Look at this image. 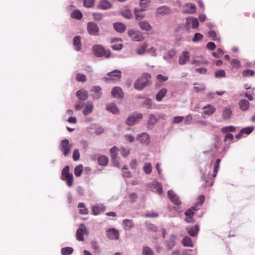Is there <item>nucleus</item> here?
<instances>
[{"mask_svg": "<svg viewBox=\"0 0 255 255\" xmlns=\"http://www.w3.org/2000/svg\"><path fill=\"white\" fill-rule=\"evenodd\" d=\"M151 78V75L148 73H145L141 77L138 78L134 83V87L137 90H142L147 86L149 80Z\"/></svg>", "mask_w": 255, "mask_h": 255, "instance_id": "1", "label": "nucleus"}, {"mask_svg": "<svg viewBox=\"0 0 255 255\" xmlns=\"http://www.w3.org/2000/svg\"><path fill=\"white\" fill-rule=\"evenodd\" d=\"M95 55L97 57L105 56L107 58L110 56V51L106 50L105 48L99 45H96L93 47Z\"/></svg>", "mask_w": 255, "mask_h": 255, "instance_id": "2", "label": "nucleus"}, {"mask_svg": "<svg viewBox=\"0 0 255 255\" xmlns=\"http://www.w3.org/2000/svg\"><path fill=\"white\" fill-rule=\"evenodd\" d=\"M128 34L132 41L140 42L144 39L142 33L139 31L130 29L128 31Z\"/></svg>", "mask_w": 255, "mask_h": 255, "instance_id": "3", "label": "nucleus"}, {"mask_svg": "<svg viewBox=\"0 0 255 255\" xmlns=\"http://www.w3.org/2000/svg\"><path fill=\"white\" fill-rule=\"evenodd\" d=\"M142 118V114L137 112L134 113L128 117L126 121L127 125L132 126Z\"/></svg>", "mask_w": 255, "mask_h": 255, "instance_id": "4", "label": "nucleus"}, {"mask_svg": "<svg viewBox=\"0 0 255 255\" xmlns=\"http://www.w3.org/2000/svg\"><path fill=\"white\" fill-rule=\"evenodd\" d=\"M72 144H70L67 139H63L60 144L61 150L63 151L64 156H67L71 151Z\"/></svg>", "mask_w": 255, "mask_h": 255, "instance_id": "5", "label": "nucleus"}, {"mask_svg": "<svg viewBox=\"0 0 255 255\" xmlns=\"http://www.w3.org/2000/svg\"><path fill=\"white\" fill-rule=\"evenodd\" d=\"M108 77L106 78L107 81H119L122 77V72L120 70H115L108 73Z\"/></svg>", "mask_w": 255, "mask_h": 255, "instance_id": "6", "label": "nucleus"}, {"mask_svg": "<svg viewBox=\"0 0 255 255\" xmlns=\"http://www.w3.org/2000/svg\"><path fill=\"white\" fill-rule=\"evenodd\" d=\"M88 231L83 224L80 225L79 228L77 230L76 232V237L78 240L80 241H83L84 240V234L87 235Z\"/></svg>", "mask_w": 255, "mask_h": 255, "instance_id": "7", "label": "nucleus"}, {"mask_svg": "<svg viewBox=\"0 0 255 255\" xmlns=\"http://www.w3.org/2000/svg\"><path fill=\"white\" fill-rule=\"evenodd\" d=\"M87 29L90 35H97L99 33V28L94 22H89L87 23Z\"/></svg>", "mask_w": 255, "mask_h": 255, "instance_id": "8", "label": "nucleus"}, {"mask_svg": "<svg viewBox=\"0 0 255 255\" xmlns=\"http://www.w3.org/2000/svg\"><path fill=\"white\" fill-rule=\"evenodd\" d=\"M190 58V55L189 52L184 51L179 56L178 63L181 65H185L189 61Z\"/></svg>", "mask_w": 255, "mask_h": 255, "instance_id": "9", "label": "nucleus"}, {"mask_svg": "<svg viewBox=\"0 0 255 255\" xmlns=\"http://www.w3.org/2000/svg\"><path fill=\"white\" fill-rule=\"evenodd\" d=\"M216 110V109L214 106L208 105L203 108L202 115L204 118H206V116H211L215 112Z\"/></svg>", "mask_w": 255, "mask_h": 255, "instance_id": "10", "label": "nucleus"}, {"mask_svg": "<svg viewBox=\"0 0 255 255\" xmlns=\"http://www.w3.org/2000/svg\"><path fill=\"white\" fill-rule=\"evenodd\" d=\"M97 7L102 10H107L112 8V4L108 0H101L99 2Z\"/></svg>", "mask_w": 255, "mask_h": 255, "instance_id": "11", "label": "nucleus"}, {"mask_svg": "<svg viewBox=\"0 0 255 255\" xmlns=\"http://www.w3.org/2000/svg\"><path fill=\"white\" fill-rule=\"evenodd\" d=\"M107 236L110 239L118 240L119 238V232L116 229H110L107 231Z\"/></svg>", "mask_w": 255, "mask_h": 255, "instance_id": "12", "label": "nucleus"}, {"mask_svg": "<svg viewBox=\"0 0 255 255\" xmlns=\"http://www.w3.org/2000/svg\"><path fill=\"white\" fill-rule=\"evenodd\" d=\"M176 51L174 49H171L166 53L163 56V59L168 63L173 62V58L175 55Z\"/></svg>", "mask_w": 255, "mask_h": 255, "instance_id": "13", "label": "nucleus"}, {"mask_svg": "<svg viewBox=\"0 0 255 255\" xmlns=\"http://www.w3.org/2000/svg\"><path fill=\"white\" fill-rule=\"evenodd\" d=\"M196 10V6L192 3H187L183 6V12L184 13L193 14L195 12Z\"/></svg>", "mask_w": 255, "mask_h": 255, "instance_id": "14", "label": "nucleus"}, {"mask_svg": "<svg viewBox=\"0 0 255 255\" xmlns=\"http://www.w3.org/2000/svg\"><path fill=\"white\" fill-rule=\"evenodd\" d=\"M168 196L171 201L176 205H180L181 202L179 200L178 197L172 190L168 191Z\"/></svg>", "mask_w": 255, "mask_h": 255, "instance_id": "15", "label": "nucleus"}, {"mask_svg": "<svg viewBox=\"0 0 255 255\" xmlns=\"http://www.w3.org/2000/svg\"><path fill=\"white\" fill-rule=\"evenodd\" d=\"M170 13V9L167 6H162L156 9V15L164 16Z\"/></svg>", "mask_w": 255, "mask_h": 255, "instance_id": "16", "label": "nucleus"}, {"mask_svg": "<svg viewBox=\"0 0 255 255\" xmlns=\"http://www.w3.org/2000/svg\"><path fill=\"white\" fill-rule=\"evenodd\" d=\"M137 138L139 142L142 143L148 144L150 142L149 135L145 132L139 134Z\"/></svg>", "mask_w": 255, "mask_h": 255, "instance_id": "17", "label": "nucleus"}, {"mask_svg": "<svg viewBox=\"0 0 255 255\" xmlns=\"http://www.w3.org/2000/svg\"><path fill=\"white\" fill-rule=\"evenodd\" d=\"M92 213L94 215H98L105 210V207L103 205H95L92 207Z\"/></svg>", "mask_w": 255, "mask_h": 255, "instance_id": "18", "label": "nucleus"}, {"mask_svg": "<svg viewBox=\"0 0 255 255\" xmlns=\"http://www.w3.org/2000/svg\"><path fill=\"white\" fill-rule=\"evenodd\" d=\"M112 96L117 99L122 98L123 96V92L122 89L119 87L114 88L111 92Z\"/></svg>", "mask_w": 255, "mask_h": 255, "instance_id": "19", "label": "nucleus"}, {"mask_svg": "<svg viewBox=\"0 0 255 255\" xmlns=\"http://www.w3.org/2000/svg\"><path fill=\"white\" fill-rule=\"evenodd\" d=\"M94 109V105L92 102L88 101L87 102L85 107L83 111V114L87 116L92 113Z\"/></svg>", "mask_w": 255, "mask_h": 255, "instance_id": "20", "label": "nucleus"}, {"mask_svg": "<svg viewBox=\"0 0 255 255\" xmlns=\"http://www.w3.org/2000/svg\"><path fill=\"white\" fill-rule=\"evenodd\" d=\"M122 40L120 39H115L112 40V48L117 51L121 50L123 48V44L121 43Z\"/></svg>", "mask_w": 255, "mask_h": 255, "instance_id": "21", "label": "nucleus"}, {"mask_svg": "<svg viewBox=\"0 0 255 255\" xmlns=\"http://www.w3.org/2000/svg\"><path fill=\"white\" fill-rule=\"evenodd\" d=\"M176 237L174 235H171L169 239L166 241V247L169 250H171L176 244Z\"/></svg>", "mask_w": 255, "mask_h": 255, "instance_id": "22", "label": "nucleus"}, {"mask_svg": "<svg viewBox=\"0 0 255 255\" xmlns=\"http://www.w3.org/2000/svg\"><path fill=\"white\" fill-rule=\"evenodd\" d=\"M239 106L242 111H246L249 109L250 104L247 100L241 99L239 103Z\"/></svg>", "mask_w": 255, "mask_h": 255, "instance_id": "23", "label": "nucleus"}, {"mask_svg": "<svg viewBox=\"0 0 255 255\" xmlns=\"http://www.w3.org/2000/svg\"><path fill=\"white\" fill-rule=\"evenodd\" d=\"M76 96L80 100H86L88 97V92L83 89H80L76 92Z\"/></svg>", "mask_w": 255, "mask_h": 255, "instance_id": "24", "label": "nucleus"}, {"mask_svg": "<svg viewBox=\"0 0 255 255\" xmlns=\"http://www.w3.org/2000/svg\"><path fill=\"white\" fill-rule=\"evenodd\" d=\"M186 230L191 236L195 237L197 235L199 231L198 225H196L194 226L187 227Z\"/></svg>", "mask_w": 255, "mask_h": 255, "instance_id": "25", "label": "nucleus"}, {"mask_svg": "<svg viewBox=\"0 0 255 255\" xmlns=\"http://www.w3.org/2000/svg\"><path fill=\"white\" fill-rule=\"evenodd\" d=\"M150 187L152 189H155L158 194H161L163 189L161 185L157 181H154L150 184Z\"/></svg>", "mask_w": 255, "mask_h": 255, "instance_id": "26", "label": "nucleus"}, {"mask_svg": "<svg viewBox=\"0 0 255 255\" xmlns=\"http://www.w3.org/2000/svg\"><path fill=\"white\" fill-rule=\"evenodd\" d=\"M106 109L108 112H111L114 114H118L119 110L114 103H110L107 105Z\"/></svg>", "mask_w": 255, "mask_h": 255, "instance_id": "27", "label": "nucleus"}, {"mask_svg": "<svg viewBox=\"0 0 255 255\" xmlns=\"http://www.w3.org/2000/svg\"><path fill=\"white\" fill-rule=\"evenodd\" d=\"M146 10L143 7H141L140 8H135L134 12L135 15V17L136 19H140L143 18L144 17V14H143V12Z\"/></svg>", "mask_w": 255, "mask_h": 255, "instance_id": "28", "label": "nucleus"}, {"mask_svg": "<svg viewBox=\"0 0 255 255\" xmlns=\"http://www.w3.org/2000/svg\"><path fill=\"white\" fill-rule=\"evenodd\" d=\"M113 25L115 29L120 33L124 32L126 29V26L123 23L116 22Z\"/></svg>", "mask_w": 255, "mask_h": 255, "instance_id": "29", "label": "nucleus"}, {"mask_svg": "<svg viewBox=\"0 0 255 255\" xmlns=\"http://www.w3.org/2000/svg\"><path fill=\"white\" fill-rule=\"evenodd\" d=\"M181 243L184 247H193V244L192 239L189 237H185L181 241Z\"/></svg>", "mask_w": 255, "mask_h": 255, "instance_id": "30", "label": "nucleus"}, {"mask_svg": "<svg viewBox=\"0 0 255 255\" xmlns=\"http://www.w3.org/2000/svg\"><path fill=\"white\" fill-rule=\"evenodd\" d=\"M92 92L94 93L93 97L94 99H98L101 95V89L99 86H94L92 88Z\"/></svg>", "mask_w": 255, "mask_h": 255, "instance_id": "31", "label": "nucleus"}, {"mask_svg": "<svg viewBox=\"0 0 255 255\" xmlns=\"http://www.w3.org/2000/svg\"><path fill=\"white\" fill-rule=\"evenodd\" d=\"M139 25L140 28L145 31H149L151 29V26L150 24L146 21H141L139 22Z\"/></svg>", "mask_w": 255, "mask_h": 255, "instance_id": "32", "label": "nucleus"}, {"mask_svg": "<svg viewBox=\"0 0 255 255\" xmlns=\"http://www.w3.org/2000/svg\"><path fill=\"white\" fill-rule=\"evenodd\" d=\"M167 92V90L165 88H163L160 90L156 94V99L157 101L160 102L162 101V99L166 95Z\"/></svg>", "mask_w": 255, "mask_h": 255, "instance_id": "33", "label": "nucleus"}, {"mask_svg": "<svg viewBox=\"0 0 255 255\" xmlns=\"http://www.w3.org/2000/svg\"><path fill=\"white\" fill-rule=\"evenodd\" d=\"M73 45L75 47V49L79 51L81 49V43L80 37L79 36H76L73 39Z\"/></svg>", "mask_w": 255, "mask_h": 255, "instance_id": "34", "label": "nucleus"}, {"mask_svg": "<svg viewBox=\"0 0 255 255\" xmlns=\"http://www.w3.org/2000/svg\"><path fill=\"white\" fill-rule=\"evenodd\" d=\"M62 180L65 181L68 186L71 187L73 182V176L72 174H68L67 176L61 177Z\"/></svg>", "mask_w": 255, "mask_h": 255, "instance_id": "35", "label": "nucleus"}, {"mask_svg": "<svg viewBox=\"0 0 255 255\" xmlns=\"http://www.w3.org/2000/svg\"><path fill=\"white\" fill-rule=\"evenodd\" d=\"M108 161V158L105 155H100L98 158V164L102 166L106 165Z\"/></svg>", "mask_w": 255, "mask_h": 255, "instance_id": "36", "label": "nucleus"}, {"mask_svg": "<svg viewBox=\"0 0 255 255\" xmlns=\"http://www.w3.org/2000/svg\"><path fill=\"white\" fill-rule=\"evenodd\" d=\"M124 229L126 230H129L133 226V222L131 220L125 219L123 221Z\"/></svg>", "mask_w": 255, "mask_h": 255, "instance_id": "37", "label": "nucleus"}, {"mask_svg": "<svg viewBox=\"0 0 255 255\" xmlns=\"http://www.w3.org/2000/svg\"><path fill=\"white\" fill-rule=\"evenodd\" d=\"M142 255H154L152 250L148 246H144L142 248Z\"/></svg>", "mask_w": 255, "mask_h": 255, "instance_id": "38", "label": "nucleus"}, {"mask_svg": "<svg viewBox=\"0 0 255 255\" xmlns=\"http://www.w3.org/2000/svg\"><path fill=\"white\" fill-rule=\"evenodd\" d=\"M121 14L127 19H130L132 17L130 10L127 8L123 9L121 12Z\"/></svg>", "mask_w": 255, "mask_h": 255, "instance_id": "39", "label": "nucleus"}, {"mask_svg": "<svg viewBox=\"0 0 255 255\" xmlns=\"http://www.w3.org/2000/svg\"><path fill=\"white\" fill-rule=\"evenodd\" d=\"M73 252V249L71 247H65L61 249V254L62 255H70Z\"/></svg>", "mask_w": 255, "mask_h": 255, "instance_id": "40", "label": "nucleus"}, {"mask_svg": "<svg viewBox=\"0 0 255 255\" xmlns=\"http://www.w3.org/2000/svg\"><path fill=\"white\" fill-rule=\"evenodd\" d=\"M78 207L79 208L80 213L82 214L87 215L88 213V210L86 208L83 203H80L78 204Z\"/></svg>", "mask_w": 255, "mask_h": 255, "instance_id": "41", "label": "nucleus"}, {"mask_svg": "<svg viewBox=\"0 0 255 255\" xmlns=\"http://www.w3.org/2000/svg\"><path fill=\"white\" fill-rule=\"evenodd\" d=\"M82 13L78 10H74L71 13V17L76 19H80L82 17Z\"/></svg>", "mask_w": 255, "mask_h": 255, "instance_id": "42", "label": "nucleus"}, {"mask_svg": "<svg viewBox=\"0 0 255 255\" xmlns=\"http://www.w3.org/2000/svg\"><path fill=\"white\" fill-rule=\"evenodd\" d=\"M146 48V44H142L136 49V52L138 55H142L145 53Z\"/></svg>", "mask_w": 255, "mask_h": 255, "instance_id": "43", "label": "nucleus"}, {"mask_svg": "<svg viewBox=\"0 0 255 255\" xmlns=\"http://www.w3.org/2000/svg\"><path fill=\"white\" fill-rule=\"evenodd\" d=\"M143 168L144 172L147 174H149L152 172V166L150 163H145Z\"/></svg>", "mask_w": 255, "mask_h": 255, "instance_id": "44", "label": "nucleus"}, {"mask_svg": "<svg viewBox=\"0 0 255 255\" xmlns=\"http://www.w3.org/2000/svg\"><path fill=\"white\" fill-rule=\"evenodd\" d=\"M204 62L203 57L202 56H196L192 60V63L193 64L199 65Z\"/></svg>", "mask_w": 255, "mask_h": 255, "instance_id": "45", "label": "nucleus"}, {"mask_svg": "<svg viewBox=\"0 0 255 255\" xmlns=\"http://www.w3.org/2000/svg\"><path fill=\"white\" fill-rule=\"evenodd\" d=\"M83 172V165H79L77 166L74 170V174L76 177L80 176Z\"/></svg>", "mask_w": 255, "mask_h": 255, "instance_id": "46", "label": "nucleus"}, {"mask_svg": "<svg viewBox=\"0 0 255 255\" xmlns=\"http://www.w3.org/2000/svg\"><path fill=\"white\" fill-rule=\"evenodd\" d=\"M232 115V111L230 109L227 108L223 112V117L225 119H229Z\"/></svg>", "mask_w": 255, "mask_h": 255, "instance_id": "47", "label": "nucleus"}, {"mask_svg": "<svg viewBox=\"0 0 255 255\" xmlns=\"http://www.w3.org/2000/svg\"><path fill=\"white\" fill-rule=\"evenodd\" d=\"M242 74L244 77H248L253 76L255 74V72L251 69H247L243 71Z\"/></svg>", "mask_w": 255, "mask_h": 255, "instance_id": "48", "label": "nucleus"}, {"mask_svg": "<svg viewBox=\"0 0 255 255\" xmlns=\"http://www.w3.org/2000/svg\"><path fill=\"white\" fill-rule=\"evenodd\" d=\"M215 76L216 78H225L226 72L224 70H218L215 72Z\"/></svg>", "mask_w": 255, "mask_h": 255, "instance_id": "49", "label": "nucleus"}, {"mask_svg": "<svg viewBox=\"0 0 255 255\" xmlns=\"http://www.w3.org/2000/svg\"><path fill=\"white\" fill-rule=\"evenodd\" d=\"M95 0H84L83 5L87 7H92L94 6Z\"/></svg>", "mask_w": 255, "mask_h": 255, "instance_id": "50", "label": "nucleus"}, {"mask_svg": "<svg viewBox=\"0 0 255 255\" xmlns=\"http://www.w3.org/2000/svg\"><path fill=\"white\" fill-rule=\"evenodd\" d=\"M118 148L116 146H114L110 149V154L111 158H118Z\"/></svg>", "mask_w": 255, "mask_h": 255, "instance_id": "51", "label": "nucleus"}, {"mask_svg": "<svg viewBox=\"0 0 255 255\" xmlns=\"http://www.w3.org/2000/svg\"><path fill=\"white\" fill-rule=\"evenodd\" d=\"M236 129V128L232 126L225 127L222 128V131L223 133H227L228 132L234 131Z\"/></svg>", "mask_w": 255, "mask_h": 255, "instance_id": "52", "label": "nucleus"}, {"mask_svg": "<svg viewBox=\"0 0 255 255\" xmlns=\"http://www.w3.org/2000/svg\"><path fill=\"white\" fill-rule=\"evenodd\" d=\"M231 64L233 67L239 68L241 67L240 61L237 59H233L231 62Z\"/></svg>", "mask_w": 255, "mask_h": 255, "instance_id": "53", "label": "nucleus"}, {"mask_svg": "<svg viewBox=\"0 0 255 255\" xmlns=\"http://www.w3.org/2000/svg\"><path fill=\"white\" fill-rule=\"evenodd\" d=\"M157 122V119L153 114H150L149 116L148 123L150 125H154Z\"/></svg>", "mask_w": 255, "mask_h": 255, "instance_id": "54", "label": "nucleus"}, {"mask_svg": "<svg viewBox=\"0 0 255 255\" xmlns=\"http://www.w3.org/2000/svg\"><path fill=\"white\" fill-rule=\"evenodd\" d=\"M220 162H221V159H218L216 161V163H215V167H214V174H213V176L214 177H215L217 175Z\"/></svg>", "mask_w": 255, "mask_h": 255, "instance_id": "55", "label": "nucleus"}, {"mask_svg": "<svg viewBox=\"0 0 255 255\" xmlns=\"http://www.w3.org/2000/svg\"><path fill=\"white\" fill-rule=\"evenodd\" d=\"M254 128L253 127H248L242 129L241 133H243V134L246 133L247 134H249L252 132Z\"/></svg>", "mask_w": 255, "mask_h": 255, "instance_id": "56", "label": "nucleus"}, {"mask_svg": "<svg viewBox=\"0 0 255 255\" xmlns=\"http://www.w3.org/2000/svg\"><path fill=\"white\" fill-rule=\"evenodd\" d=\"M199 25V22L197 18L192 17L191 26L193 28H196Z\"/></svg>", "mask_w": 255, "mask_h": 255, "instance_id": "57", "label": "nucleus"}, {"mask_svg": "<svg viewBox=\"0 0 255 255\" xmlns=\"http://www.w3.org/2000/svg\"><path fill=\"white\" fill-rule=\"evenodd\" d=\"M93 16L94 20L96 21L101 20L103 17V14L99 12H94L93 13Z\"/></svg>", "mask_w": 255, "mask_h": 255, "instance_id": "58", "label": "nucleus"}, {"mask_svg": "<svg viewBox=\"0 0 255 255\" xmlns=\"http://www.w3.org/2000/svg\"><path fill=\"white\" fill-rule=\"evenodd\" d=\"M76 79L79 82H85L86 80V76L85 75L78 73L76 75Z\"/></svg>", "mask_w": 255, "mask_h": 255, "instance_id": "59", "label": "nucleus"}, {"mask_svg": "<svg viewBox=\"0 0 255 255\" xmlns=\"http://www.w3.org/2000/svg\"><path fill=\"white\" fill-rule=\"evenodd\" d=\"M196 210V209L195 207H192L191 208L189 209L185 212V215L186 216H192L193 215L194 211Z\"/></svg>", "mask_w": 255, "mask_h": 255, "instance_id": "60", "label": "nucleus"}, {"mask_svg": "<svg viewBox=\"0 0 255 255\" xmlns=\"http://www.w3.org/2000/svg\"><path fill=\"white\" fill-rule=\"evenodd\" d=\"M224 54V51L222 49L218 48L217 52H213L212 55L216 58H219L222 56Z\"/></svg>", "mask_w": 255, "mask_h": 255, "instance_id": "61", "label": "nucleus"}, {"mask_svg": "<svg viewBox=\"0 0 255 255\" xmlns=\"http://www.w3.org/2000/svg\"><path fill=\"white\" fill-rule=\"evenodd\" d=\"M209 36L212 38L214 40H217L220 42V38H216L217 34L214 31H210L208 33Z\"/></svg>", "mask_w": 255, "mask_h": 255, "instance_id": "62", "label": "nucleus"}, {"mask_svg": "<svg viewBox=\"0 0 255 255\" xmlns=\"http://www.w3.org/2000/svg\"><path fill=\"white\" fill-rule=\"evenodd\" d=\"M80 158V153L79 150L75 149L73 153V159L74 161H77Z\"/></svg>", "mask_w": 255, "mask_h": 255, "instance_id": "63", "label": "nucleus"}, {"mask_svg": "<svg viewBox=\"0 0 255 255\" xmlns=\"http://www.w3.org/2000/svg\"><path fill=\"white\" fill-rule=\"evenodd\" d=\"M203 37V36L201 34L199 33H196L192 39V41L196 42L201 40Z\"/></svg>", "mask_w": 255, "mask_h": 255, "instance_id": "64", "label": "nucleus"}]
</instances>
